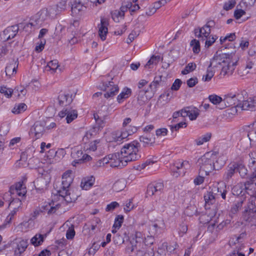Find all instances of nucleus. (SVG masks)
<instances>
[{
    "mask_svg": "<svg viewBox=\"0 0 256 256\" xmlns=\"http://www.w3.org/2000/svg\"><path fill=\"white\" fill-rule=\"evenodd\" d=\"M232 248H234V250L230 252L228 256H236V252L243 250L246 248L244 241L239 243Z\"/></svg>",
    "mask_w": 256,
    "mask_h": 256,
    "instance_id": "46",
    "label": "nucleus"
},
{
    "mask_svg": "<svg viewBox=\"0 0 256 256\" xmlns=\"http://www.w3.org/2000/svg\"><path fill=\"white\" fill-rule=\"evenodd\" d=\"M208 100L212 104L215 105L222 103V98L216 94L209 96Z\"/></svg>",
    "mask_w": 256,
    "mask_h": 256,
    "instance_id": "54",
    "label": "nucleus"
},
{
    "mask_svg": "<svg viewBox=\"0 0 256 256\" xmlns=\"http://www.w3.org/2000/svg\"><path fill=\"white\" fill-rule=\"evenodd\" d=\"M126 186V182L124 179H120L114 182L113 185V190L116 192L123 190Z\"/></svg>",
    "mask_w": 256,
    "mask_h": 256,
    "instance_id": "42",
    "label": "nucleus"
},
{
    "mask_svg": "<svg viewBox=\"0 0 256 256\" xmlns=\"http://www.w3.org/2000/svg\"><path fill=\"white\" fill-rule=\"evenodd\" d=\"M190 46L194 53L198 54L200 50V42L196 39L192 40L190 42Z\"/></svg>",
    "mask_w": 256,
    "mask_h": 256,
    "instance_id": "50",
    "label": "nucleus"
},
{
    "mask_svg": "<svg viewBox=\"0 0 256 256\" xmlns=\"http://www.w3.org/2000/svg\"><path fill=\"white\" fill-rule=\"evenodd\" d=\"M94 178L93 176L90 178H84L82 180L80 186L82 189L84 190H89L94 184Z\"/></svg>",
    "mask_w": 256,
    "mask_h": 256,
    "instance_id": "36",
    "label": "nucleus"
},
{
    "mask_svg": "<svg viewBox=\"0 0 256 256\" xmlns=\"http://www.w3.org/2000/svg\"><path fill=\"white\" fill-rule=\"evenodd\" d=\"M236 4L235 0H228L226 2L224 5V8L226 10H228L232 8Z\"/></svg>",
    "mask_w": 256,
    "mask_h": 256,
    "instance_id": "61",
    "label": "nucleus"
},
{
    "mask_svg": "<svg viewBox=\"0 0 256 256\" xmlns=\"http://www.w3.org/2000/svg\"><path fill=\"white\" fill-rule=\"evenodd\" d=\"M22 204L21 200L19 198H14L9 204L10 206H14V209L7 216L4 222V225L9 224L18 210L19 208Z\"/></svg>",
    "mask_w": 256,
    "mask_h": 256,
    "instance_id": "13",
    "label": "nucleus"
},
{
    "mask_svg": "<svg viewBox=\"0 0 256 256\" xmlns=\"http://www.w3.org/2000/svg\"><path fill=\"white\" fill-rule=\"evenodd\" d=\"M138 147L139 144L136 141L124 144L120 150L123 161L127 164L128 162L138 160L140 157L138 154Z\"/></svg>",
    "mask_w": 256,
    "mask_h": 256,
    "instance_id": "4",
    "label": "nucleus"
},
{
    "mask_svg": "<svg viewBox=\"0 0 256 256\" xmlns=\"http://www.w3.org/2000/svg\"><path fill=\"white\" fill-rule=\"evenodd\" d=\"M190 168V164L188 161L178 160L171 166L172 174L174 177L178 178L182 174L184 175L186 170Z\"/></svg>",
    "mask_w": 256,
    "mask_h": 256,
    "instance_id": "7",
    "label": "nucleus"
},
{
    "mask_svg": "<svg viewBox=\"0 0 256 256\" xmlns=\"http://www.w3.org/2000/svg\"><path fill=\"white\" fill-rule=\"evenodd\" d=\"M112 17L113 20L116 22H120L124 18L122 13L120 12L118 10H115L112 12Z\"/></svg>",
    "mask_w": 256,
    "mask_h": 256,
    "instance_id": "49",
    "label": "nucleus"
},
{
    "mask_svg": "<svg viewBox=\"0 0 256 256\" xmlns=\"http://www.w3.org/2000/svg\"><path fill=\"white\" fill-rule=\"evenodd\" d=\"M60 105L66 106L69 105L72 101V96L65 93L60 94L58 98Z\"/></svg>",
    "mask_w": 256,
    "mask_h": 256,
    "instance_id": "29",
    "label": "nucleus"
},
{
    "mask_svg": "<svg viewBox=\"0 0 256 256\" xmlns=\"http://www.w3.org/2000/svg\"><path fill=\"white\" fill-rule=\"evenodd\" d=\"M200 114V110L195 107H187L182 110L181 116H188L190 120H196Z\"/></svg>",
    "mask_w": 256,
    "mask_h": 256,
    "instance_id": "16",
    "label": "nucleus"
},
{
    "mask_svg": "<svg viewBox=\"0 0 256 256\" xmlns=\"http://www.w3.org/2000/svg\"><path fill=\"white\" fill-rule=\"evenodd\" d=\"M124 220V216L121 215L118 216L114 220V227L120 228L122 226Z\"/></svg>",
    "mask_w": 256,
    "mask_h": 256,
    "instance_id": "59",
    "label": "nucleus"
},
{
    "mask_svg": "<svg viewBox=\"0 0 256 256\" xmlns=\"http://www.w3.org/2000/svg\"><path fill=\"white\" fill-rule=\"evenodd\" d=\"M46 237V234H36L30 239V244L35 247L40 246L42 244Z\"/></svg>",
    "mask_w": 256,
    "mask_h": 256,
    "instance_id": "27",
    "label": "nucleus"
},
{
    "mask_svg": "<svg viewBox=\"0 0 256 256\" xmlns=\"http://www.w3.org/2000/svg\"><path fill=\"white\" fill-rule=\"evenodd\" d=\"M46 122L44 120L36 122L30 129L32 134H34L36 138H40L45 131Z\"/></svg>",
    "mask_w": 256,
    "mask_h": 256,
    "instance_id": "14",
    "label": "nucleus"
},
{
    "mask_svg": "<svg viewBox=\"0 0 256 256\" xmlns=\"http://www.w3.org/2000/svg\"><path fill=\"white\" fill-rule=\"evenodd\" d=\"M214 68L215 67H213V66H211L210 64L206 70V74L202 76V80L203 81L208 82L210 80L214 74V71L212 70V68Z\"/></svg>",
    "mask_w": 256,
    "mask_h": 256,
    "instance_id": "43",
    "label": "nucleus"
},
{
    "mask_svg": "<svg viewBox=\"0 0 256 256\" xmlns=\"http://www.w3.org/2000/svg\"><path fill=\"white\" fill-rule=\"evenodd\" d=\"M236 62L226 54L214 56L210 61V66L215 68H221V74H232L236 66Z\"/></svg>",
    "mask_w": 256,
    "mask_h": 256,
    "instance_id": "2",
    "label": "nucleus"
},
{
    "mask_svg": "<svg viewBox=\"0 0 256 256\" xmlns=\"http://www.w3.org/2000/svg\"><path fill=\"white\" fill-rule=\"evenodd\" d=\"M244 191L246 190L244 187V184L241 183L234 186L232 189L233 194L236 196H240V194H244Z\"/></svg>",
    "mask_w": 256,
    "mask_h": 256,
    "instance_id": "44",
    "label": "nucleus"
},
{
    "mask_svg": "<svg viewBox=\"0 0 256 256\" xmlns=\"http://www.w3.org/2000/svg\"><path fill=\"white\" fill-rule=\"evenodd\" d=\"M27 108V106L24 103L16 104L12 110L14 114H19L24 112Z\"/></svg>",
    "mask_w": 256,
    "mask_h": 256,
    "instance_id": "45",
    "label": "nucleus"
},
{
    "mask_svg": "<svg viewBox=\"0 0 256 256\" xmlns=\"http://www.w3.org/2000/svg\"><path fill=\"white\" fill-rule=\"evenodd\" d=\"M236 106L242 110H254L256 108V96L249 98L242 104H238Z\"/></svg>",
    "mask_w": 256,
    "mask_h": 256,
    "instance_id": "18",
    "label": "nucleus"
},
{
    "mask_svg": "<svg viewBox=\"0 0 256 256\" xmlns=\"http://www.w3.org/2000/svg\"><path fill=\"white\" fill-rule=\"evenodd\" d=\"M212 137V134L207 132L195 140L194 142L198 146L203 144L204 142H208Z\"/></svg>",
    "mask_w": 256,
    "mask_h": 256,
    "instance_id": "40",
    "label": "nucleus"
},
{
    "mask_svg": "<svg viewBox=\"0 0 256 256\" xmlns=\"http://www.w3.org/2000/svg\"><path fill=\"white\" fill-rule=\"evenodd\" d=\"M246 130L250 144L256 145V122L248 126Z\"/></svg>",
    "mask_w": 256,
    "mask_h": 256,
    "instance_id": "25",
    "label": "nucleus"
},
{
    "mask_svg": "<svg viewBox=\"0 0 256 256\" xmlns=\"http://www.w3.org/2000/svg\"><path fill=\"white\" fill-rule=\"evenodd\" d=\"M26 192V186L23 182H19L16 184L14 186H12L10 192L4 194V197L10 196L12 194H16L20 196H24Z\"/></svg>",
    "mask_w": 256,
    "mask_h": 256,
    "instance_id": "11",
    "label": "nucleus"
},
{
    "mask_svg": "<svg viewBox=\"0 0 256 256\" xmlns=\"http://www.w3.org/2000/svg\"><path fill=\"white\" fill-rule=\"evenodd\" d=\"M124 132L126 134V138L136 132L138 130L137 127L130 126L122 128Z\"/></svg>",
    "mask_w": 256,
    "mask_h": 256,
    "instance_id": "51",
    "label": "nucleus"
},
{
    "mask_svg": "<svg viewBox=\"0 0 256 256\" xmlns=\"http://www.w3.org/2000/svg\"><path fill=\"white\" fill-rule=\"evenodd\" d=\"M110 166L111 167L122 168L127 164L126 162L123 161V158H122L120 152L110 154Z\"/></svg>",
    "mask_w": 256,
    "mask_h": 256,
    "instance_id": "17",
    "label": "nucleus"
},
{
    "mask_svg": "<svg viewBox=\"0 0 256 256\" xmlns=\"http://www.w3.org/2000/svg\"><path fill=\"white\" fill-rule=\"evenodd\" d=\"M234 166L236 168V170L238 172L242 178H245L247 175L248 170L244 166L243 162L241 161L235 162Z\"/></svg>",
    "mask_w": 256,
    "mask_h": 256,
    "instance_id": "35",
    "label": "nucleus"
},
{
    "mask_svg": "<svg viewBox=\"0 0 256 256\" xmlns=\"http://www.w3.org/2000/svg\"><path fill=\"white\" fill-rule=\"evenodd\" d=\"M245 236V233H242L239 235V236H234L232 237L229 241L230 246L232 247H234L239 243L243 242Z\"/></svg>",
    "mask_w": 256,
    "mask_h": 256,
    "instance_id": "39",
    "label": "nucleus"
},
{
    "mask_svg": "<svg viewBox=\"0 0 256 256\" xmlns=\"http://www.w3.org/2000/svg\"><path fill=\"white\" fill-rule=\"evenodd\" d=\"M60 206L58 202L52 200V202L47 204L44 206V210L47 212L48 214H52L59 208Z\"/></svg>",
    "mask_w": 256,
    "mask_h": 256,
    "instance_id": "32",
    "label": "nucleus"
},
{
    "mask_svg": "<svg viewBox=\"0 0 256 256\" xmlns=\"http://www.w3.org/2000/svg\"><path fill=\"white\" fill-rule=\"evenodd\" d=\"M226 160L223 158H217L216 155L214 153L208 152L204 154L198 160L200 172H205L208 175L214 170H219L224 164Z\"/></svg>",
    "mask_w": 256,
    "mask_h": 256,
    "instance_id": "1",
    "label": "nucleus"
},
{
    "mask_svg": "<svg viewBox=\"0 0 256 256\" xmlns=\"http://www.w3.org/2000/svg\"><path fill=\"white\" fill-rule=\"evenodd\" d=\"M160 57L158 56H152L149 60L147 62L146 64V66L150 68L152 66L160 62Z\"/></svg>",
    "mask_w": 256,
    "mask_h": 256,
    "instance_id": "56",
    "label": "nucleus"
},
{
    "mask_svg": "<svg viewBox=\"0 0 256 256\" xmlns=\"http://www.w3.org/2000/svg\"><path fill=\"white\" fill-rule=\"evenodd\" d=\"M234 162L230 163L226 168V170L224 175V180L228 182L234 175L236 170Z\"/></svg>",
    "mask_w": 256,
    "mask_h": 256,
    "instance_id": "30",
    "label": "nucleus"
},
{
    "mask_svg": "<svg viewBox=\"0 0 256 256\" xmlns=\"http://www.w3.org/2000/svg\"><path fill=\"white\" fill-rule=\"evenodd\" d=\"M104 124L100 125V126H94L92 128H90L88 130L90 131V132L92 133V134L94 136H96L100 132V131L103 128Z\"/></svg>",
    "mask_w": 256,
    "mask_h": 256,
    "instance_id": "62",
    "label": "nucleus"
},
{
    "mask_svg": "<svg viewBox=\"0 0 256 256\" xmlns=\"http://www.w3.org/2000/svg\"><path fill=\"white\" fill-rule=\"evenodd\" d=\"M162 76L160 75L154 77V80L150 84V88L152 91H156L157 88L162 84Z\"/></svg>",
    "mask_w": 256,
    "mask_h": 256,
    "instance_id": "38",
    "label": "nucleus"
},
{
    "mask_svg": "<svg viewBox=\"0 0 256 256\" xmlns=\"http://www.w3.org/2000/svg\"><path fill=\"white\" fill-rule=\"evenodd\" d=\"M59 66L58 61L56 60H54L48 63L44 70L46 72H50L51 73L55 72L57 70L61 72L62 70L58 68Z\"/></svg>",
    "mask_w": 256,
    "mask_h": 256,
    "instance_id": "31",
    "label": "nucleus"
},
{
    "mask_svg": "<svg viewBox=\"0 0 256 256\" xmlns=\"http://www.w3.org/2000/svg\"><path fill=\"white\" fill-rule=\"evenodd\" d=\"M86 8V6H84L80 2H75L72 6V12L75 14L84 12Z\"/></svg>",
    "mask_w": 256,
    "mask_h": 256,
    "instance_id": "41",
    "label": "nucleus"
},
{
    "mask_svg": "<svg viewBox=\"0 0 256 256\" xmlns=\"http://www.w3.org/2000/svg\"><path fill=\"white\" fill-rule=\"evenodd\" d=\"M18 31V28L16 26L8 27L0 34L1 38L4 40H8L16 36Z\"/></svg>",
    "mask_w": 256,
    "mask_h": 256,
    "instance_id": "19",
    "label": "nucleus"
},
{
    "mask_svg": "<svg viewBox=\"0 0 256 256\" xmlns=\"http://www.w3.org/2000/svg\"><path fill=\"white\" fill-rule=\"evenodd\" d=\"M18 64L16 62L12 61L11 63L8 64L6 68V73L7 76H11L16 74L18 68Z\"/></svg>",
    "mask_w": 256,
    "mask_h": 256,
    "instance_id": "37",
    "label": "nucleus"
},
{
    "mask_svg": "<svg viewBox=\"0 0 256 256\" xmlns=\"http://www.w3.org/2000/svg\"><path fill=\"white\" fill-rule=\"evenodd\" d=\"M163 188L164 184L161 182L150 184L148 186L147 194L148 196H152L158 192H160Z\"/></svg>",
    "mask_w": 256,
    "mask_h": 256,
    "instance_id": "24",
    "label": "nucleus"
},
{
    "mask_svg": "<svg viewBox=\"0 0 256 256\" xmlns=\"http://www.w3.org/2000/svg\"><path fill=\"white\" fill-rule=\"evenodd\" d=\"M118 206H119V204L118 202H112L107 205L106 210V212H112Z\"/></svg>",
    "mask_w": 256,
    "mask_h": 256,
    "instance_id": "64",
    "label": "nucleus"
},
{
    "mask_svg": "<svg viewBox=\"0 0 256 256\" xmlns=\"http://www.w3.org/2000/svg\"><path fill=\"white\" fill-rule=\"evenodd\" d=\"M132 94V90L128 87L124 88L118 96L116 100L119 104L122 103L128 98Z\"/></svg>",
    "mask_w": 256,
    "mask_h": 256,
    "instance_id": "28",
    "label": "nucleus"
},
{
    "mask_svg": "<svg viewBox=\"0 0 256 256\" xmlns=\"http://www.w3.org/2000/svg\"><path fill=\"white\" fill-rule=\"evenodd\" d=\"M66 6V2L63 0L57 5L56 10H55L54 8L42 10L35 16L36 24L40 25L48 17H53L60 12L64 10Z\"/></svg>",
    "mask_w": 256,
    "mask_h": 256,
    "instance_id": "5",
    "label": "nucleus"
},
{
    "mask_svg": "<svg viewBox=\"0 0 256 256\" xmlns=\"http://www.w3.org/2000/svg\"><path fill=\"white\" fill-rule=\"evenodd\" d=\"M108 22L107 19L104 18H101L100 23L98 26V36L102 41L106 40V36L108 33Z\"/></svg>",
    "mask_w": 256,
    "mask_h": 256,
    "instance_id": "15",
    "label": "nucleus"
},
{
    "mask_svg": "<svg viewBox=\"0 0 256 256\" xmlns=\"http://www.w3.org/2000/svg\"><path fill=\"white\" fill-rule=\"evenodd\" d=\"M0 92L3 94L6 98H11L14 95V90L7 88L6 86H2L0 88Z\"/></svg>",
    "mask_w": 256,
    "mask_h": 256,
    "instance_id": "48",
    "label": "nucleus"
},
{
    "mask_svg": "<svg viewBox=\"0 0 256 256\" xmlns=\"http://www.w3.org/2000/svg\"><path fill=\"white\" fill-rule=\"evenodd\" d=\"M242 200L236 202L232 208L231 212L233 214H236L242 206Z\"/></svg>",
    "mask_w": 256,
    "mask_h": 256,
    "instance_id": "63",
    "label": "nucleus"
},
{
    "mask_svg": "<svg viewBox=\"0 0 256 256\" xmlns=\"http://www.w3.org/2000/svg\"><path fill=\"white\" fill-rule=\"evenodd\" d=\"M118 90L119 88L117 85L114 84L112 82H109L105 86L106 92L104 94V97L106 98L113 97L118 92Z\"/></svg>",
    "mask_w": 256,
    "mask_h": 256,
    "instance_id": "21",
    "label": "nucleus"
},
{
    "mask_svg": "<svg viewBox=\"0 0 256 256\" xmlns=\"http://www.w3.org/2000/svg\"><path fill=\"white\" fill-rule=\"evenodd\" d=\"M204 199L206 204H211L214 202V196L211 192H207L204 195Z\"/></svg>",
    "mask_w": 256,
    "mask_h": 256,
    "instance_id": "52",
    "label": "nucleus"
},
{
    "mask_svg": "<svg viewBox=\"0 0 256 256\" xmlns=\"http://www.w3.org/2000/svg\"><path fill=\"white\" fill-rule=\"evenodd\" d=\"M49 152L52 154V156L57 155L60 156L64 157L66 154V151L63 148H60L57 151H55L54 150H50Z\"/></svg>",
    "mask_w": 256,
    "mask_h": 256,
    "instance_id": "60",
    "label": "nucleus"
},
{
    "mask_svg": "<svg viewBox=\"0 0 256 256\" xmlns=\"http://www.w3.org/2000/svg\"><path fill=\"white\" fill-rule=\"evenodd\" d=\"M72 180V171L70 170L66 171L62 176V187L60 189L56 190V195H58L62 200H64L67 202H74L77 199L78 196L71 194L68 190Z\"/></svg>",
    "mask_w": 256,
    "mask_h": 256,
    "instance_id": "3",
    "label": "nucleus"
},
{
    "mask_svg": "<svg viewBox=\"0 0 256 256\" xmlns=\"http://www.w3.org/2000/svg\"><path fill=\"white\" fill-rule=\"evenodd\" d=\"M71 156L74 160L72 162L73 166H76L77 164L89 161L92 158L87 153L84 154L82 148L78 146L72 149Z\"/></svg>",
    "mask_w": 256,
    "mask_h": 256,
    "instance_id": "6",
    "label": "nucleus"
},
{
    "mask_svg": "<svg viewBox=\"0 0 256 256\" xmlns=\"http://www.w3.org/2000/svg\"><path fill=\"white\" fill-rule=\"evenodd\" d=\"M26 93V90L22 86H16L14 90V96L16 98H23Z\"/></svg>",
    "mask_w": 256,
    "mask_h": 256,
    "instance_id": "34",
    "label": "nucleus"
},
{
    "mask_svg": "<svg viewBox=\"0 0 256 256\" xmlns=\"http://www.w3.org/2000/svg\"><path fill=\"white\" fill-rule=\"evenodd\" d=\"M249 156L250 158L249 162V166L252 169L255 170H256V152H250Z\"/></svg>",
    "mask_w": 256,
    "mask_h": 256,
    "instance_id": "53",
    "label": "nucleus"
},
{
    "mask_svg": "<svg viewBox=\"0 0 256 256\" xmlns=\"http://www.w3.org/2000/svg\"><path fill=\"white\" fill-rule=\"evenodd\" d=\"M32 221L28 220L22 222L18 226L22 232H26L32 228Z\"/></svg>",
    "mask_w": 256,
    "mask_h": 256,
    "instance_id": "47",
    "label": "nucleus"
},
{
    "mask_svg": "<svg viewBox=\"0 0 256 256\" xmlns=\"http://www.w3.org/2000/svg\"><path fill=\"white\" fill-rule=\"evenodd\" d=\"M160 226L156 223H152L149 225L148 232L150 236H148V240L146 239L145 244L146 245L152 244H153V236H155L158 231Z\"/></svg>",
    "mask_w": 256,
    "mask_h": 256,
    "instance_id": "22",
    "label": "nucleus"
},
{
    "mask_svg": "<svg viewBox=\"0 0 256 256\" xmlns=\"http://www.w3.org/2000/svg\"><path fill=\"white\" fill-rule=\"evenodd\" d=\"M112 140L116 142H121L122 140L126 138V134L122 129L121 130H116L111 134Z\"/></svg>",
    "mask_w": 256,
    "mask_h": 256,
    "instance_id": "33",
    "label": "nucleus"
},
{
    "mask_svg": "<svg viewBox=\"0 0 256 256\" xmlns=\"http://www.w3.org/2000/svg\"><path fill=\"white\" fill-rule=\"evenodd\" d=\"M236 36L235 35V33H231L224 37H220V44H222L226 40H228L229 42L233 41L234 40L236 39Z\"/></svg>",
    "mask_w": 256,
    "mask_h": 256,
    "instance_id": "58",
    "label": "nucleus"
},
{
    "mask_svg": "<svg viewBox=\"0 0 256 256\" xmlns=\"http://www.w3.org/2000/svg\"><path fill=\"white\" fill-rule=\"evenodd\" d=\"M256 214L255 202L253 200H250L243 212L242 218L248 222H250L254 218Z\"/></svg>",
    "mask_w": 256,
    "mask_h": 256,
    "instance_id": "9",
    "label": "nucleus"
},
{
    "mask_svg": "<svg viewBox=\"0 0 256 256\" xmlns=\"http://www.w3.org/2000/svg\"><path fill=\"white\" fill-rule=\"evenodd\" d=\"M84 144V150L88 154L96 150L97 148L100 146V140H94L92 142L88 141L87 143Z\"/></svg>",
    "mask_w": 256,
    "mask_h": 256,
    "instance_id": "26",
    "label": "nucleus"
},
{
    "mask_svg": "<svg viewBox=\"0 0 256 256\" xmlns=\"http://www.w3.org/2000/svg\"><path fill=\"white\" fill-rule=\"evenodd\" d=\"M238 98L235 96H226L224 99H222V103H224L226 106H234L231 108L230 110L232 114H234L236 113L237 108H239L236 106L238 104H236V102Z\"/></svg>",
    "mask_w": 256,
    "mask_h": 256,
    "instance_id": "20",
    "label": "nucleus"
},
{
    "mask_svg": "<svg viewBox=\"0 0 256 256\" xmlns=\"http://www.w3.org/2000/svg\"><path fill=\"white\" fill-rule=\"evenodd\" d=\"M251 178L252 182H245L244 187L247 193L252 196L250 200H253L254 202L256 196V170L253 172Z\"/></svg>",
    "mask_w": 256,
    "mask_h": 256,
    "instance_id": "10",
    "label": "nucleus"
},
{
    "mask_svg": "<svg viewBox=\"0 0 256 256\" xmlns=\"http://www.w3.org/2000/svg\"><path fill=\"white\" fill-rule=\"evenodd\" d=\"M58 116L61 118L66 116V122L70 124L78 117V112L76 110L71 108H66L60 111Z\"/></svg>",
    "mask_w": 256,
    "mask_h": 256,
    "instance_id": "12",
    "label": "nucleus"
},
{
    "mask_svg": "<svg viewBox=\"0 0 256 256\" xmlns=\"http://www.w3.org/2000/svg\"><path fill=\"white\" fill-rule=\"evenodd\" d=\"M218 38V36H209L208 38H205V46L208 48L211 46Z\"/></svg>",
    "mask_w": 256,
    "mask_h": 256,
    "instance_id": "57",
    "label": "nucleus"
},
{
    "mask_svg": "<svg viewBox=\"0 0 256 256\" xmlns=\"http://www.w3.org/2000/svg\"><path fill=\"white\" fill-rule=\"evenodd\" d=\"M214 24L213 21L208 22L203 27L198 30V34L197 35L198 37L201 38L202 39H204L208 38L210 33V27L212 26Z\"/></svg>",
    "mask_w": 256,
    "mask_h": 256,
    "instance_id": "23",
    "label": "nucleus"
},
{
    "mask_svg": "<svg viewBox=\"0 0 256 256\" xmlns=\"http://www.w3.org/2000/svg\"><path fill=\"white\" fill-rule=\"evenodd\" d=\"M15 256H20L28 246V240L22 238H15L12 242Z\"/></svg>",
    "mask_w": 256,
    "mask_h": 256,
    "instance_id": "8",
    "label": "nucleus"
},
{
    "mask_svg": "<svg viewBox=\"0 0 256 256\" xmlns=\"http://www.w3.org/2000/svg\"><path fill=\"white\" fill-rule=\"evenodd\" d=\"M196 64L190 62L185 67L184 69L182 70V74H186L190 72L194 71L196 68Z\"/></svg>",
    "mask_w": 256,
    "mask_h": 256,
    "instance_id": "55",
    "label": "nucleus"
}]
</instances>
